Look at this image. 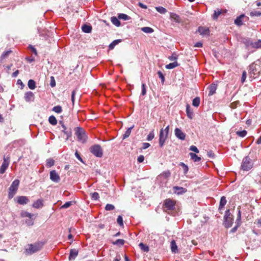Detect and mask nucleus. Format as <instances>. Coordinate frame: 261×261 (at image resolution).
<instances>
[{
	"mask_svg": "<svg viewBox=\"0 0 261 261\" xmlns=\"http://www.w3.org/2000/svg\"><path fill=\"white\" fill-rule=\"evenodd\" d=\"M50 179L55 182H59L60 181V177L55 170H51L49 173Z\"/></svg>",
	"mask_w": 261,
	"mask_h": 261,
	"instance_id": "12",
	"label": "nucleus"
},
{
	"mask_svg": "<svg viewBox=\"0 0 261 261\" xmlns=\"http://www.w3.org/2000/svg\"><path fill=\"white\" fill-rule=\"evenodd\" d=\"M53 111L56 113H60L62 111V109L60 106H57L53 108Z\"/></svg>",
	"mask_w": 261,
	"mask_h": 261,
	"instance_id": "47",
	"label": "nucleus"
},
{
	"mask_svg": "<svg viewBox=\"0 0 261 261\" xmlns=\"http://www.w3.org/2000/svg\"><path fill=\"white\" fill-rule=\"evenodd\" d=\"M245 18L248 20V17H246L244 14H241L234 20V23L238 26L242 25L243 24V19Z\"/></svg>",
	"mask_w": 261,
	"mask_h": 261,
	"instance_id": "15",
	"label": "nucleus"
},
{
	"mask_svg": "<svg viewBox=\"0 0 261 261\" xmlns=\"http://www.w3.org/2000/svg\"><path fill=\"white\" fill-rule=\"evenodd\" d=\"M43 206V200L41 199H39L35 201L32 205V206L36 208H41Z\"/></svg>",
	"mask_w": 261,
	"mask_h": 261,
	"instance_id": "19",
	"label": "nucleus"
},
{
	"mask_svg": "<svg viewBox=\"0 0 261 261\" xmlns=\"http://www.w3.org/2000/svg\"><path fill=\"white\" fill-rule=\"evenodd\" d=\"M139 246L140 249L144 252H147L149 250V247L143 243H140L139 244Z\"/></svg>",
	"mask_w": 261,
	"mask_h": 261,
	"instance_id": "34",
	"label": "nucleus"
},
{
	"mask_svg": "<svg viewBox=\"0 0 261 261\" xmlns=\"http://www.w3.org/2000/svg\"><path fill=\"white\" fill-rule=\"evenodd\" d=\"M19 185V180L18 179H15L11 184L9 188L8 197L11 199L13 197L18 190Z\"/></svg>",
	"mask_w": 261,
	"mask_h": 261,
	"instance_id": "5",
	"label": "nucleus"
},
{
	"mask_svg": "<svg viewBox=\"0 0 261 261\" xmlns=\"http://www.w3.org/2000/svg\"><path fill=\"white\" fill-rule=\"evenodd\" d=\"M198 32L202 35H208L210 33V30L208 28L203 27H199L198 29Z\"/></svg>",
	"mask_w": 261,
	"mask_h": 261,
	"instance_id": "21",
	"label": "nucleus"
},
{
	"mask_svg": "<svg viewBox=\"0 0 261 261\" xmlns=\"http://www.w3.org/2000/svg\"><path fill=\"white\" fill-rule=\"evenodd\" d=\"M150 146V145L148 143H143L142 144V149H146L148 148Z\"/></svg>",
	"mask_w": 261,
	"mask_h": 261,
	"instance_id": "64",
	"label": "nucleus"
},
{
	"mask_svg": "<svg viewBox=\"0 0 261 261\" xmlns=\"http://www.w3.org/2000/svg\"><path fill=\"white\" fill-rule=\"evenodd\" d=\"M224 225L226 228L230 227L233 223V216L230 214L229 210L225 211L224 216Z\"/></svg>",
	"mask_w": 261,
	"mask_h": 261,
	"instance_id": "7",
	"label": "nucleus"
},
{
	"mask_svg": "<svg viewBox=\"0 0 261 261\" xmlns=\"http://www.w3.org/2000/svg\"><path fill=\"white\" fill-rule=\"evenodd\" d=\"M118 19V17L117 18L115 16H113L111 18V22L113 23V24H114L116 27H119L121 24L120 22Z\"/></svg>",
	"mask_w": 261,
	"mask_h": 261,
	"instance_id": "30",
	"label": "nucleus"
},
{
	"mask_svg": "<svg viewBox=\"0 0 261 261\" xmlns=\"http://www.w3.org/2000/svg\"><path fill=\"white\" fill-rule=\"evenodd\" d=\"M168 137V135L164 133V131H163V128H162L160 132L159 135V145L160 147H162Z\"/></svg>",
	"mask_w": 261,
	"mask_h": 261,
	"instance_id": "11",
	"label": "nucleus"
},
{
	"mask_svg": "<svg viewBox=\"0 0 261 261\" xmlns=\"http://www.w3.org/2000/svg\"><path fill=\"white\" fill-rule=\"evenodd\" d=\"M78 255V251L75 249H71L69 256V260H74Z\"/></svg>",
	"mask_w": 261,
	"mask_h": 261,
	"instance_id": "20",
	"label": "nucleus"
},
{
	"mask_svg": "<svg viewBox=\"0 0 261 261\" xmlns=\"http://www.w3.org/2000/svg\"><path fill=\"white\" fill-rule=\"evenodd\" d=\"M242 42L245 45L246 48L248 50L251 48H261V40L260 39L256 41H253L251 38L246 37L242 39Z\"/></svg>",
	"mask_w": 261,
	"mask_h": 261,
	"instance_id": "2",
	"label": "nucleus"
},
{
	"mask_svg": "<svg viewBox=\"0 0 261 261\" xmlns=\"http://www.w3.org/2000/svg\"><path fill=\"white\" fill-rule=\"evenodd\" d=\"M222 10L220 9H217L214 11V13L213 15V19L216 20L218 17L222 13Z\"/></svg>",
	"mask_w": 261,
	"mask_h": 261,
	"instance_id": "32",
	"label": "nucleus"
},
{
	"mask_svg": "<svg viewBox=\"0 0 261 261\" xmlns=\"http://www.w3.org/2000/svg\"><path fill=\"white\" fill-rule=\"evenodd\" d=\"M44 243L41 242H36L34 244H30L26 246L24 253L26 255H32L39 251L43 247Z\"/></svg>",
	"mask_w": 261,
	"mask_h": 261,
	"instance_id": "1",
	"label": "nucleus"
},
{
	"mask_svg": "<svg viewBox=\"0 0 261 261\" xmlns=\"http://www.w3.org/2000/svg\"><path fill=\"white\" fill-rule=\"evenodd\" d=\"M246 76H247V73H246V71H244L242 73V77H241L242 83H243L245 81Z\"/></svg>",
	"mask_w": 261,
	"mask_h": 261,
	"instance_id": "62",
	"label": "nucleus"
},
{
	"mask_svg": "<svg viewBox=\"0 0 261 261\" xmlns=\"http://www.w3.org/2000/svg\"><path fill=\"white\" fill-rule=\"evenodd\" d=\"M118 17L119 19H123L124 20H128L130 19V17L129 16L123 13L119 14Z\"/></svg>",
	"mask_w": 261,
	"mask_h": 261,
	"instance_id": "38",
	"label": "nucleus"
},
{
	"mask_svg": "<svg viewBox=\"0 0 261 261\" xmlns=\"http://www.w3.org/2000/svg\"><path fill=\"white\" fill-rule=\"evenodd\" d=\"M154 137V134L153 130L151 131L147 137V140L148 141L152 140Z\"/></svg>",
	"mask_w": 261,
	"mask_h": 261,
	"instance_id": "51",
	"label": "nucleus"
},
{
	"mask_svg": "<svg viewBox=\"0 0 261 261\" xmlns=\"http://www.w3.org/2000/svg\"><path fill=\"white\" fill-rule=\"evenodd\" d=\"M146 94V85L144 83L142 84L141 95L144 96Z\"/></svg>",
	"mask_w": 261,
	"mask_h": 261,
	"instance_id": "56",
	"label": "nucleus"
},
{
	"mask_svg": "<svg viewBox=\"0 0 261 261\" xmlns=\"http://www.w3.org/2000/svg\"><path fill=\"white\" fill-rule=\"evenodd\" d=\"M175 135L177 138L181 140L185 139V134L178 128L175 129Z\"/></svg>",
	"mask_w": 261,
	"mask_h": 261,
	"instance_id": "16",
	"label": "nucleus"
},
{
	"mask_svg": "<svg viewBox=\"0 0 261 261\" xmlns=\"http://www.w3.org/2000/svg\"><path fill=\"white\" fill-rule=\"evenodd\" d=\"M12 50H7V51H4L1 57V62H2L3 60L5 59H7L8 58V57H9V55L12 53Z\"/></svg>",
	"mask_w": 261,
	"mask_h": 261,
	"instance_id": "29",
	"label": "nucleus"
},
{
	"mask_svg": "<svg viewBox=\"0 0 261 261\" xmlns=\"http://www.w3.org/2000/svg\"><path fill=\"white\" fill-rule=\"evenodd\" d=\"M60 124H61V127L62 129H61L62 132L64 133V134L66 135V140H67L69 139V138L71 136L72 133L70 129L67 130V128L65 125L63 123L62 121H60L59 122Z\"/></svg>",
	"mask_w": 261,
	"mask_h": 261,
	"instance_id": "13",
	"label": "nucleus"
},
{
	"mask_svg": "<svg viewBox=\"0 0 261 261\" xmlns=\"http://www.w3.org/2000/svg\"><path fill=\"white\" fill-rule=\"evenodd\" d=\"M158 74L159 77L161 79L162 83L163 84L165 82V77L161 71H158Z\"/></svg>",
	"mask_w": 261,
	"mask_h": 261,
	"instance_id": "58",
	"label": "nucleus"
},
{
	"mask_svg": "<svg viewBox=\"0 0 261 261\" xmlns=\"http://www.w3.org/2000/svg\"><path fill=\"white\" fill-rule=\"evenodd\" d=\"M189 155L190 156L191 159L195 162H198L201 160V158L197 155L194 153L190 152L189 153Z\"/></svg>",
	"mask_w": 261,
	"mask_h": 261,
	"instance_id": "28",
	"label": "nucleus"
},
{
	"mask_svg": "<svg viewBox=\"0 0 261 261\" xmlns=\"http://www.w3.org/2000/svg\"><path fill=\"white\" fill-rule=\"evenodd\" d=\"M91 198L93 200H97L99 198V194L97 192H94L91 194Z\"/></svg>",
	"mask_w": 261,
	"mask_h": 261,
	"instance_id": "50",
	"label": "nucleus"
},
{
	"mask_svg": "<svg viewBox=\"0 0 261 261\" xmlns=\"http://www.w3.org/2000/svg\"><path fill=\"white\" fill-rule=\"evenodd\" d=\"M179 166H181L184 169V174H187L189 170L188 166L184 163H180Z\"/></svg>",
	"mask_w": 261,
	"mask_h": 261,
	"instance_id": "45",
	"label": "nucleus"
},
{
	"mask_svg": "<svg viewBox=\"0 0 261 261\" xmlns=\"http://www.w3.org/2000/svg\"><path fill=\"white\" fill-rule=\"evenodd\" d=\"M48 121L51 124H52L53 125H55L57 124V120L56 117L54 116H50L49 117Z\"/></svg>",
	"mask_w": 261,
	"mask_h": 261,
	"instance_id": "41",
	"label": "nucleus"
},
{
	"mask_svg": "<svg viewBox=\"0 0 261 261\" xmlns=\"http://www.w3.org/2000/svg\"><path fill=\"white\" fill-rule=\"evenodd\" d=\"M239 103H240V102L239 101H236L233 102L231 103L230 107L232 109H236L238 107V105H239Z\"/></svg>",
	"mask_w": 261,
	"mask_h": 261,
	"instance_id": "60",
	"label": "nucleus"
},
{
	"mask_svg": "<svg viewBox=\"0 0 261 261\" xmlns=\"http://www.w3.org/2000/svg\"><path fill=\"white\" fill-rule=\"evenodd\" d=\"M75 135L78 141L82 143H85L87 140V136L84 130L81 127H77Z\"/></svg>",
	"mask_w": 261,
	"mask_h": 261,
	"instance_id": "8",
	"label": "nucleus"
},
{
	"mask_svg": "<svg viewBox=\"0 0 261 261\" xmlns=\"http://www.w3.org/2000/svg\"><path fill=\"white\" fill-rule=\"evenodd\" d=\"M200 102V99L199 97H196L193 99L192 105L195 107H198Z\"/></svg>",
	"mask_w": 261,
	"mask_h": 261,
	"instance_id": "37",
	"label": "nucleus"
},
{
	"mask_svg": "<svg viewBox=\"0 0 261 261\" xmlns=\"http://www.w3.org/2000/svg\"><path fill=\"white\" fill-rule=\"evenodd\" d=\"M173 190H174V192L175 193H177V194H181L186 192V190L185 188H184L182 187H177V186L174 187Z\"/></svg>",
	"mask_w": 261,
	"mask_h": 261,
	"instance_id": "24",
	"label": "nucleus"
},
{
	"mask_svg": "<svg viewBox=\"0 0 261 261\" xmlns=\"http://www.w3.org/2000/svg\"><path fill=\"white\" fill-rule=\"evenodd\" d=\"M125 243V241L123 239H118L116 240L115 242H113V244L115 245L118 246H122L124 245Z\"/></svg>",
	"mask_w": 261,
	"mask_h": 261,
	"instance_id": "42",
	"label": "nucleus"
},
{
	"mask_svg": "<svg viewBox=\"0 0 261 261\" xmlns=\"http://www.w3.org/2000/svg\"><path fill=\"white\" fill-rule=\"evenodd\" d=\"M238 216H237V220H236V222L237 224H238V222H239V223H240V224H241V211L240 210V208L238 207Z\"/></svg>",
	"mask_w": 261,
	"mask_h": 261,
	"instance_id": "53",
	"label": "nucleus"
},
{
	"mask_svg": "<svg viewBox=\"0 0 261 261\" xmlns=\"http://www.w3.org/2000/svg\"><path fill=\"white\" fill-rule=\"evenodd\" d=\"M217 89V84L216 83H212L208 87L209 90V96H212L216 92V91Z\"/></svg>",
	"mask_w": 261,
	"mask_h": 261,
	"instance_id": "18",
	"label": "nucleus"
},
{
	"mask_svg": "<svg viewBox=\"0 0 261 261\" xmlns=\"http://www.w3.org/2000/svg\"><path fill=\"white\" fill-rule=\"evenodd\" d=\"M186 113L188 117L192 119L193 117V112L192 109L191 108L189 104L186 105Z\"/></svg>",
	"mask_w": 261,
	"mask_h": 261,
	"instance_id": "23",
	"label": "nucleus"
},
{
	"mask_svg": "<svg viewBox=\"0 0 261 261\" xmlns=\"http://www.w3.org/2000/svg\"><path fill=\"white\" fill-rule=\"evenodd\" d=\"M33 216H34L33 214L29 213L24 211H21V212L20 213V216L22 218L28 217L29 218H31L32 217H33Z\"/></svg>",
	"mask_w": 261,
	"mask_h": 261,
	"instance_id": "31",
	"label": "nucleus"
},
{
	"mask_svg": "<svg viewBox=\"0 0 261 261\" xmlns=\"http://www.w3.org/2000/svg\"><path fill=\"white\" fill-rule=\"evenodd\" d=\"M155 9L158 12H159L161 14H165L167 12V10L165 8L161 6L156 7Z\"/></svg>",
	"mask_w": 261,
	"mask_h": 261,
	"instance_id": "43",
	"label": "nucleus"
},
{
	"mask_svg": "<svg viewBox=\"0 0 261 261\" xmlns=\"http://www.w3.org/2000/svg\"><path fill=\"white\" fill-rule=\"evenodd\" d=\"M190 150L195 152V153H198L199 151L197 147L194 145H192L190 146Z\"/></svg>",
	"mask_w": 261,
	"mask_h": 261,
	"instance_id": "61",
	"label": "nucleus"
},
{
	"mask_svg": "<svg viewBox=\"0 0 261 261\" xmlns=\"http://www.w3.org/2000/svg\"><path fill=\"white\" fill-rule=\"evenodd\" d=\"M259 66L255 62L250 64L249 66L248 72L251 75H255L259 72Z\"/></svg>",
	"mask_w": 261,
	"mask_h": 261,
	"instance_id": "10",
	"label": "nucleus"
},
{
	"mask_svg": "<svg viewBox=\"0 0 261 261\" xmlns=\"http://www.w3.org/2000/svg\"><path fill=\"white\" fill-rule=\"evenodd\" d=\"M50 85L51 87H54L56 86V81L54 77L53 76L50 77Z\"/></svg>",
	"mask_w": 261,
	"mask_h": 261,
	"instance_id": "63",
	"label": "nucleus"
},
{
	"mask_svg": "<svg viewBox=\"0 0 261 261\" xmlns=\"http://www.w3.org/2000/svg\"><path fill=\"white\" fill-rule=\"evenodd\" d=\"M253 161L248 156L245 157L242 163L241 169L244 171H248L253 166Z\"/></svg>",
	"mask_w": 261,
	"mask_h": 261,
	"instance_id": "4",
	"label": "nucleus"
},
{
	"mask_svg": "<svg viewBox=\"0 0 261 261\" xmlns=\"http://www.w3.org/2000/svg\"><path fill=\"white\" fill-rule=\"evenodd\" d=\"M89 150L90 152L96 157L101 158L103 155V150L100 145H92L90 147Z\"/></svg>",
	"mask_w": 261,
	"mask_h": 261,
	"instance_id": "6",
	"label": "nucleus"
},
{
	"mask_svg": "<svg viewBox=\"0 0 261 261\" xmlns=\"http://www.w3.org/2000/svg\"><path fill=\"white\" fill-rule=\"evenodd\" d=\"M72 204V201H68L65 202L62 206L61 208H67L71 206Z\"/></svg>",
	"mask_w": 261,
	"mask_h": 261,
	"instance_id": "57",
	"label": "nucleus"
},
{
	"mask_svg": "<svg viewBox=\"0 0 261 261\" xmlns=\"http://www.w3.org/2000/svg\"><path fill=\"white\" fill-rule=\"evenodd\" d=\"M10 162V156L9 155H4L3 157V162L0 167V174H4L9 166Z\"/></svg>",
	"mask_w": 261,
	"mask_h": 261,
	"instance_id": "9",
	"label": "nucleus"
},
{
	"mask_svg": "<svg viewBox=\"0 0 261 261\" xmlns=\"http://www.w3.org/2000/svg\"><path fill=\"white\" fill-rule=\"evenodd\" d=\"M55 164V161L53 159H48L46 161V166L50 168L54 166Z\"/></svg>",
	"mask_w": 261,
	"mask_h": 261,
	"instance_id": "40",
	"label": "nucleus"
},
{
	"mask_svg": "<svg viewBox=\"0 0 261 261\" xmlns=\"http://www.w3.org/2000/svg\"><path fill=\"white\" fill-rule=\"evenodd\" d=\"M122 41L121 39H117L114 40L109 45V48L110 50H112L114 48L115 46L117 45L118 43H120Z\"/></svg>",
	"mask_w": 261,
	"mask_h": 261,
	"instance_id": "27",
	"label": "nucleus"
},
{
	"mask_svg": "<svg viewBox=\"0 0 261 261\" xmlns=\"http://www.w3.org/2000/svg\"><path fill=\"white\" fill-rule=\"evenodd\" d=\"M236 134L239 137H244L247 135V131L245 130L238 131L237 132Z\"/></svg>",
	"mask_w": 261,
	"mask_h": 261,
	"instance_id": "49",
	"label": "nucleus"
},
{
	"mask_svg": "<svg viewBox=\"0 0 261 261\" xmlns=\"http://www.w3.org/2000/svg\"><path fill=\"white\" fill-rule=\"evenodd\" d=\"M171 249L173 253H176L177 251V246L174 240L171 242Z\"/></svg>",
	"mask_w": 261,
	"mask_h": 261,
	"instance_id": "33",
	"label": "nucleus"
},
{
	"mask_svg": "<svg viewBox=\"0 0 261 261\" xmlns=\"http://www.w3.org/2000/svg\"><path fill=\"white\" fill-rule=\"evenodd\" d=\"M134 125L129 127L125 132V133L123 135V139H125L128 137L131 133L132 129L134 127Z\"/></svg>",
	"mask_w": 261,
	"mask_h": 261,
	"instance_id": "35",
	"label": "nucleus"
},
{
	"mask_svg": "<svg viewBox=\"0 0 261 261\" xmlns=\"http://www.w3.org/2000/svg\"><path fill=\"white\" fill-rule=\"evenodd\" d=\"M24 98L27 102L33 101L34 98V95L32 92H27L24 94Z\"/></svg>",
	"mask_w": 261,
	"mask_h": 261,
	"instance_id": "17",
	"label": "nucleus"
},
{
	"mask_svg": "<svg viewBox=\"0 0 261 261\" xmlns=\"http://www.w3.org/2000/svg\"><path fill=\"white\" fill-rule=\"evenodd\" d=\"M171 175V172L169 170L164 171L160 176H163L164 178H167L170 177Z\"/></svg>",
	"mask_w": 261,
	"mask_h": 261,
	"instance_id": "46",
	"label": "nucleus"
},
{
	"mask_svg": "<svg viewBox=\"0 0 261 261\" xmlns=\"http://www.w3.org/2000/svg\"><path fill=\"white\" fill-rule=\"evenodd\" d=\"M117 223L120 226H122L123 225V219L121 216H119L117 219Z\"/></svg>",
	"mask_w": 261,
	"mask_h": 261,
	"instance_id": "55",
	"label": "nucleus"
},
{
	"mask_svg": "<svg viewBox=\"0 0 261 261\" xmlns=\"http://www.w3.org/2000/svg\"><path fill=\"white\" fill-rule=\"evenodd\" d=\"M92 27L90 25L88 24H84L82 27V30L83 32L86 33H91L92 31Z\"/></svg>",
	"mask_w": 261,
	"mask_h": 261,
	"instance_id": "25",
	"label": "nucleus"
},
{
	"mask_svg": "<svg viewBox=\"0 0 261 261\" xmlns=\"http://www.w3.org/2000/svg\"><path fill=\"white\" fill-rule=\"evenodd\" d=\"M30 201L29 199L24 196H19L17 197V202L18 203L24 205L27 204Z\"/></svg>",
	"mask_w": 261,
	"mask_h": 261,
	"instance_id": "14",
	"label": "nucleus"
},
{
	"mask_svg": "<svg viewBox=\"0 0 261 261\" xmlns=\"http://www.w3.org/2000/svg\"><path fill=\"white\" fill-rule=\"evenodd\" d=\"M178 66V64L177 62H174L173 63H171L167 65H166V68L168 69H173L175 67Z\"/></svg>",
	"mask_w": 261,
	"mask_h": 261,
	"instance_id": "39",
	"label": "nucleus"
},
{
	"mask_svg": "<svg viewBox=\"0 0 261 261\" xmlns=\"http://www.w3.org/2000/svg\"><path fill=\"white\" fill-rule=\"evenodd\" d=\"M175 208V201L169 198L166 199L163 204V208L164 212L170 214V211Z\"/></svg>",
	"mask_w": 261,
	"mask_h": 261,
	"instance_id": "3",
	"label": "nucleus"
},
{
	"mask_svg": "<svg viewBox=\"0 0 261 261\" xmlns=\"http://www.w3.org/2000/svg\"><path fill=\"white\" fill-rule=\"evenodd\" d=\"M170 17L171 19L174 20L176 23H180L181 22V19L179 15L174 13H170Z\"/></svg>",
	"mask_w": 261,
	"mask_h": 261,
	"instance_id": "22",
	"label": "nucleus"
},
{
	"mask_svg": "<svg viewBox=\"0 0 261 261\" xmlns=\"http://www.w3.org/2000/svg\"><path fill=\"white\" fill-rule=\"evenodd\" d=\"M227 200L226 199V198L225 196H222L220 199L219 209L221 210L223 209L225 206V205L226 204Z\"/></svg>",
	"mask_w": 261,
	"mask_h": 261,
	"instance_id": "26",
	"label": "nucleus"
},
{
	"mask_svg": "<svg viewBox=\"0 0 261 261\" xmlns=\"http://www.w3.org/2000/svg\"><path fill=\"white\" fill-rule=\"evenodd\" d=\"M169 59L170 60V61H176L177 59V55L175 54V53H173L171 56H170L169 58Z\"/></svg>",
	"mask_w": 261,
	"mask_h": 261,
	"instance_id": "59",
	"label": "nucleus"
},
{
	"mask_svg": "<svg viewBox=\"0 0 261 261\" xmlns=\"http://www.w3.org/2000/svg\"><path fill=\"white\" fill-rule=\"evenodd\" d=\"M141 30L143 32L146 33H151L153 32V30L152 28H151L150 27H148L142 28Z\"/></svg>",
	"mask_w": 261,
	"mask_h": 261,
	"instance_id": "44",
	"label": "nucleus"
},
{
	"mask_svg": "<svg viewBox=\"0 0 261 261\" xmlns=\"http://www.w3.org/2000/svg\"><path fill=\"white\" fill-rule=\"evenodd\" d=\"M28 85L30 89L33 90L36 88V83L33 80H30L28 81Z\"/></svg>",
	"mask_w": 261,
	"mask_h": 261,
	"instance_id": "36",
	"label": "nucleus"
},
{
	"mask_svg": "<svg viewBox=\"0 0 261 261\" xmlns=\"http://www.w3.org/2000/svg\"><path fill=\"white\" fill-rule=\"evenodd\" d=\"M250 15L252 17L259 16L261 15V12L253 10L250 13Z\"/></svg>",
	"mask_w": 261,
	"mask_h": 261,
	"instance_id": "48",
	"label": "nucleus"
},
{
	"mask_svg": "<svg viewBox=\"0 0 261 261\" xmlns=\"http://www.w3.org/2000/svg\"><path fill=\"white\" fill-rule=\"evenodd\" d=\"M115 209V206L114 205L111 204H107L105 206V210L106 211H112Z\"/></svg>",
	"mask_w": 261,
	"mask_h": 261,
	"instance_id": "52",
	"label": "nucleus"
},
{
	"mask_svg": "<svg viewBox=\"0 0 261 261\" xmlns=\"http://www.w3.org/2000/svg\"><path fill=\"white\" fill-rule=\"evenodd\" d=\"M25 223L28 226H32L34 224V221L32 217L31 218H29L25 220Z\"/></svg>",
	"mask_w": 261,
	"mask_h": 261,
	"instance_id": "54",
	"label": "nucleus"
}]
</instances>
